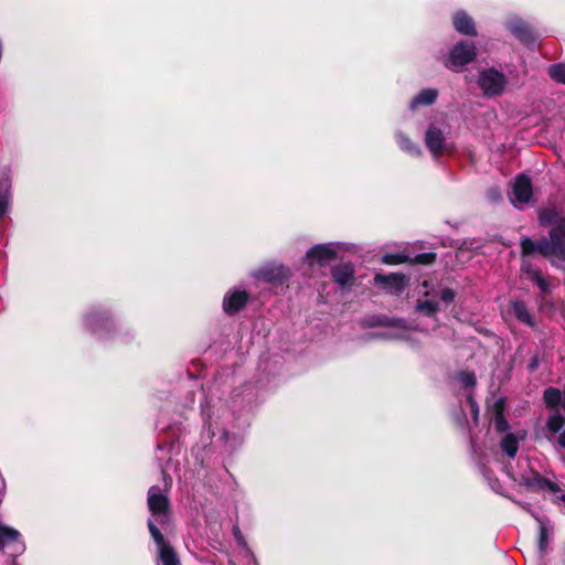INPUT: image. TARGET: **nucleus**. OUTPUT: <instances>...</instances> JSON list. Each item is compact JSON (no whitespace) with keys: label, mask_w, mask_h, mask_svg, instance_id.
Instances as JSON below:
<instances>
[{"label":"nucleus","mask_w":565,"mask_h":565,"mask_svg":"<svg viewBox=\"0 0 565 565\" xmlns=\"http://www.w3.org/2000/svg\"><path fill=\"white\" fill-rule=\"evenodd\" d=\"M522 249L525 255L530 252V238L522 239Z\"/></svg>","instance_id":"obj_35"},{"label":"nucleus","mask_w":565,"mask_h":565,"mask_svg":"<svg viewBox=\"0 0 565 565\" xmlns=\"http://www.w3.org/2000/svg\"><path fill=\"white\" fill-rule=\"evenodd\" d=\"M564 426H565V417L558 412H556L552 416H550L546 422L547 429L553 434L561 431V429Z\"/></svg>","instance_id":"obj_24"},{"label":"nucleus","mask_w":565,"mask_h":565,"mask_svg":"<svg viewBox=\"0 0 565 565\" xmlns=\"http://www.w3.org/2000/svg\"><path fill=\"white\" fill-rule=\"evenodd\" d=\"M478 84L484 95L494 96L502 93L505 85V79L503 74L493 68H490L480 73Z\"/></svg>","instance_id":"obj_9"},{"label":"nucleus","mask_w":565,"mask_h":565,"mask_svg":"<svg viewBox=\"0 0 565 565\" xmlns=\"http://www.w3.org/2000/svg\"><path fill=\"white\" fill-rule=\"evenodd\" d=\"M476 46L465 42L457 43L449 52L445 66L454 72H460L462 67L475 60Z\"/></svg>","instance_id":"obj_4"},{"label":"nucleus","mask_w":565,"mask_h":565,"mask_svg":"<svg viewBox=\"0 0 565 565\" xmlns=\"http://www.w3.org/2000/svg\"><path fill=\"white\" fill-rule=\"evenodd\" d=\"M148 508L152 518L161 525L169 522L170 503L167 494L161 489L153 486L148 491Z\"/></svg>","instance_id":"obj_3"},{"label":"nucleus","mask_w":565,"mask_h":565,"mask_svg":"<svg viewBox=\"0 0 565 565\" xmlns=\"http://www.w3.org/2000/svg\"><path fill=\"white\" fill-rule=\"evenodd\" d=\"M353 267L350 264H343L332 270L333 279L341 286L349 285L353 279Z\"/></svg>","instance_id":"obj_17"},{"label":"nucleus","mask_w":565,"mask_h":565,"mask_svg":"<svg viewBox=\"0 0 565 565\" xmlns=\"http://www.w3.org/2000/svg\"><path fill=\"white\" fill-rule=\"evenodd\" d=\"M494 408H495L494 428L500 433L507 431L509 428V424L502 414V401L501 399L495 402Z\"/></svg>","instance_id":"obj_23"},{"label":"nucleus","mask_w":565,"mask_h":565,"mask_svg":"<svg viewBox=\"0 0 565 565\" xmlns=\"http://www.w3.org/2000/svg\"><path fill=\"white\" fill-rule=\"evenodd\" d=\"M468 402L470 404L473 418L477 419L478 418V414H479L478 404L476 403V401L471 396H468Z\"/></svg>","instance_id":"obj_32"},{"label":"nucleus","mask_w":565,"mask_h":565,"mask_svg":"<svg viewBox=\"0 0 565 565\" xmlns=\"http://www.w3.org/2000/svg\"><path fill=\"white\" fill-rule=\"evenodd\" d=\"M450 137L449 127L445 122H434L426 131L425 141H444Z\"/></svg>","instance_id":"obj_16"},{"label":"nucleus","mask_w":565,"mask_h":565,"mask_svg":"<svg viewBox=\"0 0 565 565\" xmlns=\"http://www.w3.org/2000/svg\"><path fill=\"white\" fill-rule=\"evenodd\" d=\"M423 287H424L425 289H427V288H428V284L425 281V282L423 284Z\"/></svg>","instance_id":"obj_40"},{"label":"nucleus","mask_w":565,"mask_h":565,"mask_svg":"<svg viewBox=\"0 0 565 565\" xmlns=\"http://www.w3.org/2000/svg\"><path fill=\"white\" fill-rule=\"evenodd\" d=\"M148 527L158 548V565H180L175 551L164 540L163 535L151 519L148 520Z\"/></svg>","instance_id":"obj_5"},{"label":"nucleus","mask_w":565,"mask_h":565,"mask_svg":"<svg viewBox=\"0 0 565 565\" xmlns=\"http://www.w3.org/2000/svg\"><path fill=\"white\" fill-rule=\"evenodd\" d=\"M509 29L522 42L527 41L526 24L519 19H511L509 21Z\"/></svg>","instance_id":"obj_22"},{"label":"nucleus","mask_w":565,"mask_h":565,"mask_svg":"<svg viewBox=\"0 0 565 565\" xmlns=\"http://www.w3.org/2000/svg\"><path fill=\"white\" fill-rule=\"evenodd\" d=\"M541 225H554L548 238L532 241V254L537 252L550 259L552 265L565 270V217H561L555 209L539 211Z\"/></svg>","instance_id":"obj_1"},{"label":"nucleus","mask_w":565,"mask_h":565,"mask_svg":"<svg viewBox=\"0 0 565 565\" xmlns=\"http://www.w3.org/2000/svg\"><path fill=\"white\" fill-rule=\"evenodd\" d=\"M501 450L510 458H513L519 449V441L513 434L503 437L500 444Z\"/></svg>","instance_id":"obj_21"},{"label":"nucleus","mask_w":565,"mask_h":565,"mask_svg":"<svg viewBox=\"0 0 565 565\" xmlns=\"http://www.w3.org/2000/svg\"><path fill=\"white\" fill-rule=\"evenodd\" d=\"M455 297H456V294L452 289L450 288H444L441 291H440V299L446 302V303H450L455 300Z\"/></svg>","instance_id":"obj_30"},{"label":"nucleus","mask_w":565,"mask_h":565,"mask_svg":"<svg viewBox=\"0 0 565 565\" xmlns=\"http://www.w3.org/2000/svg\"><path fill=\"white\" fill-rule=\"evenodd\" d=\"M564 395L559 388L550 386L544 391L543 401L547 408H557L559 405L563 406Z\"/></svg>","instance_id":"obj_18"},{"label":"nucleus","mask_w":565,"mask_h":565,"mask_svg":"<svg viewBox=\"0 0 565 565\" xmlns=\"http://www.w3.org/2000/svg\"><path fill=\"white\" fill-rule=\"evenodd\" d=\"M256 278L266 282H284L289 278V270L281 264H268L255 274Z\"/></svg>","instance_id":"obj_11"},{"label":"nucleus","mask_w":565,"mask_h":565,"mask_svg":"<svg viewBox=\"0 0 565 565\" xmlns=\"http://www.w3.org/2000/svg\"><path fill=\"white\" fill-rule=\"evenodd\" d=\"M512 311L520 321L530 324V312L527 311V308L523 302H513Z\"/></svg>","instance_id":"obj_26"},{"label":"nucleus","mask_w":565,"mask_h":565,"mask_svg":"<svg viewBox=\"0 0 565 565\" xmlns=\"http://www.w3.org/2000/svg\"><path fill=\"white\" fill-rule=\"evenodd\" d=\"M23 551H24V545H23V543H20V544H19L18 552H19V553H21V552H23Z\"/></svg>","instance_id":"obj_37"},{"label":"nucleus","mask_w":565,"mask_h":565,"mask_svg":"<svg viewBox=\"0 0 565 565\" xmlns=\"http://www.w3.org/2000/svg\"><path fill=\"white\" fill-rule=\"evenodd\" d=\"M458 380L463 386H473L476 384V377L473 373L470 372H462L458 375Z\"/></svg>","instance_id":"obj_29"},{"label":"nucleus","mask_w":565,"mask_h":565,"mask_svg":"<svg viewBox=\"0 0 565 565\" xmlns=\"http://www.w3.org/2000/svg\"><path fill=\"white\" fill-rule=\"evenodd\" d=\"M536 521L535 550L541 561H544L553 550L555 541V523L547 516H534Z\"/></svg>","instance_id":"obj_2"},{"label":"nucleus","mask_w":565,"mask_h":565,"mask_svg":"<svg viewBox=\"0 0 565 565\" xmlns=\"http://www.w3.org/2000/svg\"><path fill=\"white\" fill-rule=\"evenodd\" d=\"M522 487H524L525 489H529L530 483L525 480L524 483L522 484Z\"/></svg>","instance_id":"obj_38"},{"label":"nucleus","mask_w":565,"mask_h":565,"mask_svg":"<svg viewBox=\"0 0 565 565\" xmlns=\"http://www.w3.org/2000/svg\"><path fill=\"white\" fill-rule=\"evenodd\" d=\"M488 198L491 202H500L502 201V192L499 188H491L489 191H488Z\"/></svg>","instance_id":"obj_31"},{"label":"nucleus","mask_w":565,"mask_h":565,"mask_svg":"<svg viewBox=\"0 0 565 565\" xmlns=\"http://www.w3.org/2000/svg\"><path fill=\"white\" fill-rule=\"evenodd\" d=\"M508 196L511 204L520 210L530 203V177L526 173L515 177Z\"/></svg>","instance_id":"obj_8"},{"label":"nucleus","mask_w":565,"mask_h":565,"mask_svg":"<svg viewBox=\"0 0 565 565\" xmlns=\"http://www.w3.org/2000/svg\"><path fill=\"white\" fill-rule=\"evenodd\" d=\"M11 202L10 182L8 179L0 181V218L9 210Z\"/></svg>","instance_id":"obj_20"},{"label":"nucleus","mask_w":565,"mask_h":565,"mask_svg":"<svg viewBox=\"0 0 565 565\" xmlns=\"http://www.w3.org/2000/svg\"><path fill=\"white\" fill-rule=\"evenodd\" d=\"M531 367H532V371L537 367V360L535 358H532Z\"/></svg>","instance_id":"obj_36"},{"label":"nucleus","mask_w":565,"mask_h":565,"mask_svg":"<svg viewBox=\"0 0 565 565\" xmlns=\"http://www.w3.org/2000/svg\"><path fill=\"white\" fill-rule=\"evenodd\" d=\"M335 254L334 244H319L307 252V260L310 266H324L335 258Z\"/></svg>","instance_id":"obj_10"},{"label":"nucleus","mask_w":565,"mask_h":565,"mask_svg":"<svg viewBox=\"0 0 565 565\" xmlns=\"http://www.w3.org/2000/svg\"><path fill=\"white\" fill-rule=\"evenodd\" d=\"M435 256L433 254H422L417 256L416 260L419 263H430Z\"/></svg>","instance_id":"obj_33"},{"label":"nucleus","mask_w":565,"mask_h":565,"mask_svg":"<svg viewBox=\"0 0 565 565\" xmlns=\"http://www.w3.org/2000/svg\"><path fill=\"white\" fill-rule=\"evenodd\" d=\"M532 281L537 284L543 295H548L552 292L553 284L550 280L543 278L540 271L532 269Z\"/></svg>","instance_id":"obj_25"},{"label":"nucleus","mask_w":565,"mask_h":565,"mask_svg":"<svg viewBox=\"0 0 565 565\" xmlns=\"http://www.w3.org/2000/svg\"><path fill=\"white\" fill-rule=\"evenodd\" d=\"M402 150L414 158L437 159L451 151V143H402Z\"/></svg>","instance_id":"obj_6"},{"label":"nucleus","mask_w":565,"mask_h":565,"mask_svg":"<svg viewBox=\"0 0 565 565\" xmlns=\"http://www.w3.org/2000/svg\"><path fill=\"white\" fill-rule=\"evenodd\" d=\"M248 299L246 291L234 290L228 292L223 300V309L226 313H235L241 310Z\"/></svg>","instance_id":"obj_13"},{"label":"nucleus","mask_w":565,"mask_h":565,"mask_svg":"<svg viewBox=\"0 0 565 565\" xmlns=\"http://www.w3.org/2000/svg\"><path fill=\"white\" fill-rule=\"evenodd\" d=\"M424 295H425L426 299H424V300L419 299L417 301L416 310L418 312H422L426 316L431 317L438 311V309H439L438 303L429 298L431 296V292L429 290H425Z\"/></svg>","instance_id":"obj_19"},{"label":"nucleus","mask_w":565,"mask_h":565,"mask_svg":"<svg viewBox=\"0 0 565 565\" xmlns=\"http://www.w3.org/2000/svg\"><path fill=\"white\" fill-rule=\"evenodd\" d=\"M563 395H564V399H563V407L565 408V387H564Z\"/></svg>","instance_id":"obj_39"},{"label":"nucleus","mask_w":565,"mask_h":565,"mask_svg":"<svg viewBox=\"0 0 565 565\" xmlns=\"http://www.w3.org/2000/svg\"><path fill=\"white\" fill-rule=\"evenodd\" d=\"M437 97L438 90L436 88H424L411 99L409 107L415 110L422 106H429L436 102Z\"/></svg>","instance_id":"obj_15"},{"label":"nucleus","mask_w":565,"mask_h":565,"mask_svg":"<svg viewBox=\"0 0 565 565\" xmlns=\"http://www.w3.org/2000/svg\"><path fill=\"white\" fill-rule=\"evenodd\" d=\"M234 536H235L236 541L238 542V544H241V545L246 544L245 540L243 537V534L237 526L234 529Z\"/></svg>","instance_id":"obj_34"},{"label":"nucleus","mask_w":565,"mask_h":565,"mask_svg":"<svg viewBox=\"0 0 565 565\" xmlns=\"http://www.w3.org/2000/svg\"><path fill=\"white\" fill-rule=\"evenodd\" d=\"M382 262L387 265H397L405 262V256L398 254H386L383 256Z\"/></svg>","instance_id":"obj_28"},{"label":"nucleus","mask_w":565,"mask_h":565,"mask_svg":"<svg viewBox=\"0 0 565 565\" xmlns=\"http://www.w3.org/2000/svg\"><path fill=\"white\" fill-rule=\"evenodd\" d=\"M454 26L455 29L465 35H476L475 22L471 17H469L463 11H458L454 15Z\"/></svg>","instance_id":"obj_14"},{"label":"nucleus","mask_w":565,"mask_h":565,"mask_svg":"<svg viewBox=\"0 0 565 565\" xmlns=\"http://www.w3.org/2000/svg\"><path fill=\"white\" fill-rule=\"evenodd\" d=\"M374 280L379 285L385 286L391 292L401 294L406 287L405 276L398 274L381 275L377 274Z\"/></svg>","instance_id":"obj_12"},{"label":"nucleus","mask_w":565,"mask_h":565,"mask_svg":"<svg viewBox=\"0 0 565 565\" xmlns=\"http://www.w3.org/2000/svg\"><path fill=\"white\" fill-rule=\"evenodd\" d=\"M532 492L552 495L553 503H565V493H561L562 487L554 479L545 477L534 469H532Z\"/></svg>","instance_id":"obj_7"},{"label":"nucleus","mask_w":565,"mask_h":565,"mask_svg":"<svg viewBox=\"0 0 565 565\" xmlns=\"http://www.w3.org/2000/svg\"><path fill=\"white\" fill-rule=\"evenodd\" d=\"M550 76L557 83L565 84V65L556 64L550 67Z\"/></svg>","instance_id":"obj_27"}]
</instances>
